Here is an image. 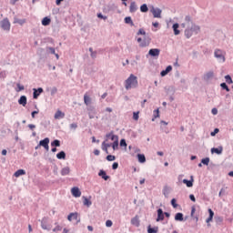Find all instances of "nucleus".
<instances>
[{
	"label": "nucleus",
	"mask_w": 233,
	"mask_h": 233,
	"mask_svg": "<svg viewBox=\"0 0 233 233\" xmlns=\"http://www.w3.org/2000/svg\"><path fill=\"white\" fill-rule=\"evenodd\" d=\"M150 45V38L144 37L143 41L139 44L140 48H145Z\"/></svg>",
	"instance_id": "nucleus-18"
},
{
	"label": "nucleus",
	"mask_w": 233,
	"mask_h": 233,
	"mask_svg": "<svg viewBox=\"0 0 233 233\" xmlns=\"http://www.w3.org/2000/svg\"><path fill=\"white\" fill-rule=\"evenodd\" d=\"M28 103V98H26V96L23 95L18 99V104H20L22 106H26V104Z\"/></svg>",
	"instance_id": "nucleus-15"
},
{
	"label": "nucleus",
	"mask_w": 233,
	"mask_h": 233,
	"mask_svg": "<svg viewBox=\"0 0 233 233\" xmlns=\"http://www.w3.org/2000/svg\"><path fill=\"white\" fill-rule=\"evenodd\" d=\"M225 80H226V83H228V85H232V83H233L232 76H230V75H227L225 76Z\"/></svg>",
	"instance_id": "nucleus-47"
},
{
	"label": "nucleus",
	"mask_w": 233,
	"mask_h": 233,
	"mask_svg": "<svg viewBox=\"0 0 233 233\" xmlns=\"http://www.w3.org/2000/svg\"><path fill=\"white\" fill-rule=\"evenodd\" d=\"M14 23L23 26V25L26 23V20L25 19L15 18Z\"/></svg>",
	"instance_id": "nucleus-36"
},
{
	"label": "nucleus",
	"mask_w": 233,
	"mask_h": 233,
	"mask_svg": "<svg viewBox=\"0 0 233 233\" xmlns=\"http://www.w3.org/2000/svg\"><path fill=\"white\" fill-rule=\"evenodd\" d=\"M65 117V113H63L61 110H58L55 114V119H63Z\"/></svg>",
	"instance_id": "nucleus-28"
},
{
	"label": "nucleus",
	"mask_w": 233,
	"mask_h": 233,
	"mask_svg": "<svg viewBox=\"0 0 233 233\" xmlns=\"http://www.w3.org/2000/svg\"><path fill=\"white\" fill-rule=\"evenodd\" d=\"M162 192H163L165 198H168V196L170 195V188L168 187L165 186Z\"/></svg>",
	"instance_id": "nucleus-35"
},
{
	"label": "nucleus",
	"mask_w": 233,
	"mask_h": 233,
	"mask_svg": "<svg viewBox=\"0 0 233 233\" xmlns=\"http://www.w3.org/2000/svg\"><path fill=\"white\" fill-rule=\"evenodd\" d=\"M182 183H184V185H186V187H187V188H191V187H194V177L191 176L190 180L184 178L182 180Z\"/></svg>",
	"instance_id": "nucleus-12"
},
{
	"label": "nucleus",
	"mask_w": 233,
	"mask_h": 233,
	"mask_svg": "<svg viewBox=\"0 0 233 233\" xmlns=\"http://www.w3.org/2000/svg\"><path fill=\"white\" fill-rule=\"evenodd\" d=\"M49 144H50V138L48 137H46L39 141V147H46Z\"/></svg>",
	"instance_id": "nucleus-23"
},
{
	"label": "nucleus",
	"mask_w": 233,
	"mask_h": 233,
	"mask_svg": "<svg viewBox=\"0 0 233 233\" xmlns=\"http://www.w3.org/2000/svg\"><path fill=\"white\" fill-rule=\"evenodd\" d=\"M18 90H16V92H21L23 90H25V86H22L21 84H17L16 85Z\"/></svg>",
	"instance_id": "nucleus-53"
},
{
	"label": "nucleus",
	"mask_w": 233,
	"mask_h": 233,
	"mask_svg": "<svg viewBox=\"0 0 233 233\" xmlns=\"http://www.w3.org/2000/svg\"><path fill=\"white\" fill-rule=\"evenodd\" d=\"M106 159L107 161H116V156H113V155H107Z\"/></svg>",
	"instance_id": "nucleus-48"
},
{
	"label": "nucleus",
	"mask_w": 233,
	"mask_h": 233,
	"mask_svg": "<svg viewBox=\"0 0 233 233\" xmlns=\"http://www.w3.org/2000/svg\"><path fill=\"white\" fill-rule=\"evenodd\" d=\"M43 92H45L43 87L33 88V98L37 99V97H39Z\"/></svg>",
	"instance_id": "nucleus-8"
},
{
	"label": "nucleus",
	"mask_w": 233,
	"mask_h": 233,
	"mask_svg": "<svg viewBox=\"0 0 233 233\" xmlns=\"http://www.w3.org/2000/svg\"><path fill=\"white\" fill-rule=\"evenodd\" d=\"M129 12L131 14H135V12H137V5L136 4V2H131L129 6Z\"/></svg>",
	"instance_id": "nucleus-21"
},
{
	"label": "nucleus",
	"mask_w": 233,
	"mask_h": 233,
	"mask_svg": "<svg viewBox=\"0 0 233 233\" xmlns=\"http://www.w3.org/2000/svg\"><path fill=\"white\" fill-rule=\"evenodd\" d=\"M131 224H133L135 227H139V218L137 217H135L131 219Z\"/></svg>",
	"instance_id": "nucleus-41"
},
{
	"label": "nucleus",
	"mask_w": 233,
	"mask_h": 233,
	"mask_svg": "<svg viewBox=\"0 0 233 233\" xmlns=\"http://www.w3.org/2000/svg\"><path fill=\"white\" fill-rule=\"evenodd\" d=\"M91 57H92V59H96V57H97V51L92 52Z\"/></svg>",
	"instance_id": "nucleus-62"
},
{
	"label": "nucleus",
	"mask_w": 233,
	"mask_h": 233,
	"mask_svg": "<svg viewBox=\"0 0 233 233\" xmlns=\"http://www.w3.org/2000/svg\"><path fill=\"white\" fill-rule=\"evenodd\" d=\"M55 94H57V87L56 86L51 88V96H54Z\"/></svg>",
	"instance_id": "nucleus-58"
},
{
	"label": "nucleus",
	"mask_w": 233,
	"mask_h": 233,
	"mask_svg": "<svg viewBox=\"0 0 233 233\" xmlns=\"http://www.w3.org/2000/svg\"><path fill=\"white\" fill-rule=\"evenodd\" d=\"M84 103L86 106H90V103H92V99L87 95H84Z\"/></svg>",
	"instance_id": "nucleus-30"
},
{
	"label": "nucleus",
	"mask_w": 233,
	"mask_h": 233,
	"mask_svg": "<svg viewBox=\"0 0 233 233\" xmlns=\"http://www.w3.org/2000/svg\"><path fill=\"white\" fill-rule=\"evenodd\" d=\"M50 23H52V19H50V17H48V16H46L42 19L43 26H48V25H50Z\"/></svg>",
	"instance_id": "nucleus-24"
},
{
	"label": "nucleus",
	"mask_w": 233,
	"mask_h": 233,
	"mask_svg": "<svg viewBox=\"0 0 233 233\" xmlns=\"http://www.w3.org/2000/svg\"><path fill=\"white\" fill-rule=\"evenodd\" d=\"M206 77L208 79H210V77H214V72H208L206 74Z\"/></svg>",
	"instance_id": "nucleus-60"
},
{
	"label": "nucleus",
	"mask_w": 233,
	"mask_h": 233,
	"mask_svg": "<svg viewBox=\"0 0 233 233\" xmlns=\"http://www.w3.org/2000/svg\"><path fill=\"white\" fill-rule=\"evenodd\" d=\"M118 167H119V163L114 162L113 165H112V169L113 170H117Z\"/></svg>",
	"instance_id": "nucleus-55"
},
{
	"label": "nucleus",
	"mask_w": 233,
	"mask_h": 233,
	"mask_svg": "<svg viewBox=\"0 0 233 233\" xmlns=\"http://www.w3.org/2000/svg\"><path fill=\"white\" fill-rule=\"evenodd\" d=\"M87 114L89 119H94V117H96V116L97 115V110H96V107L94 106H88Z\"/></svg>",
	"instance_id": "nucleus-5"
},
{
	"label": "nucleus",
	"mask_w": 233,
	"mask_h": 233,
	"mask_svg": "<svg viewBox=\"0 0 233 233\" xmlns=\"http://www.w3.org/2000/svg\"><path fill=\"white\" fill-rule=\"evenodd\" d=\"M126 25H130V26H134V21H132V17L126 16L124 19Z\"/></svg>",
	"instance_id": "nucleus-33"
},
{
	"label": "nucleus",
	"mask_w": 233,
	"mask_h": 233,
	"mask_svg": "<svg viewBox=\"0 0 233 233\" xmlns=\"http://www.w3.org/2000/svg\"><path fill=\"white\" fill-rule=\"evenodd\" d=\"M120 147H127V140L125 138L120 140Z\"/></svg>",
	"instance_id": "nucleus-59"
},
{
	"label": "nucleus",
	"mask_w": 233,
	"mask_h": 233,
	"mask_svg": "<svg viewBox=\"0 0 233 233\" xmlns=\"http://www.w3.org/2000/svg\"><path fill=\"white\" fill-rule=\"evenodd\" d=\"M199 30H201L199 25L196 24H191L189 26L186 28L185 36L187 37V39H190V37H192L194 34H199Z\"/></svg>",
	"instance_id": "nucleus-3"
},
{
	"label": "nucleus",
	"mask_w": 233,
	"mask_h": 233,
	"mask_svg": "<svg viewBox=\"0 0 233 233\" xmlns=\"http://www.w3.org/2000/svg\"><path fill=\"white\" fill-rule=\"evenodd\" d=\"M46 54H51V55L54 56V54H56V48L50 47V46H46Z\"/></svg>",
	"instance_id": "nucleus-38"
},
{
	"label": "nucleus",
	"mask_w": 233,
	"mask_h": 233,
	"mask_svg": "<svg viewBox=\"0 0 233 233\" xmlns=\"http://www.w3.org/2000/svg\"><path fill=\"white\" fill-rule=\"evenodd\" d=\"M172 28H173L174 34L176 35H179V34H181V31H179V29H178L179 24H177V23L173 24Z\"/></svg>",
	"instance_id": "nucleus-22"
},
{
	"label": "nucleus",
	"mask_w": 233,
	"mask_h": 233,
	"mask_svg": "<svg viewBox=\"0 0 233 233\" xmlns=\"http://www.w3.org/2000/svg\"><path fill=\"white\" fill-rule=\"evenodd\" d=\"M140 12H142L143 14H147V12H148V5L147 4H143L140 6Z\"/></svg>",
	"instance_id": "nucleus-39"
},
{
	"label": "nucleus",
	"mask_w": 233,
	"mask_h": 233,
	"mask_svg": "<svg viewBox=\"0 0 233 233\" xmlns=\"http://www.w3.org/2000/svg\"><path fill=\"white\" fill-rule=\"evenodd\" d=\"M185 21H186L187 26H190L191 25H194V22H192V17H190V15H187L185 17Z\"/></svg>",
	"instance_id": "nucleus-37"
},
{
	"label": "nucleus",
	"mask_w": 233,
	"mask_h": 233,
	"mask_svg": "<svg viewBox=\"0 0 233 233\" xmlns=\"http://www.w3.org/2000/svg\"><path fill=\"white\" fill-rule=\"evenodd\" d=\"M159 117V109H155L153 114L152 121H156Z\"/></svg>",
	"instance_id": "nucleus-44"
},
{
	"label": "nucleus",
	"mask_w": 233,
	"mask_h": 233,
	"mask_svg": "<svg viewBox=\"0 0 233 233\" xmlns=\"http://www.w3.org/2000/svg\"><path fill=\"white\" fill-rule=\"evenodd\" d=\"M161 53V50L159 48H151L148 51V56L151 57H159V54Z\"/></svg>",
	"instance_id": "nucleus-9"
},
{
	"label": "nucleus",
	"mask_w": 233,
	"mask_h": 233,
	"mask_svg": "<svg viewBox=\"0 0 233 233\" xmlns=\"http://www.w3.org/2000/svg\"><path fill=\"white\" fill-rule=\"evenodd\" d=\"M157 217L156 218V221L159 223V221H163L165 219V213L163 212L162 208H158L157 210Z\"/></svg>",
	"instance_id": "nucleus-10"
},
{
	"label": "nucleus",
	"mask_w": 233,
	"mask_h": 233,
	"mask_svg": "<svg viewBox=\"0 0 233 233\" xmlns=\"http://www.w3.org/2000/svg\"><path fill=\"white\" fill-rule=\"evenodd\" d=\"M220 86H221L222 90H226V92H230V88L228 87L227 83H225V82L221 83Z\"/></svg>",
	"instance_id": "nucleus-43"
},
{
	"label": "nucleus",
	"mask_w": 233,
	"mask_h": 233,
	"mask_svg": "<svg viewBox=\"0 0 233 233\" xmlns=\"http://www.w3.org/2000/svg\"><path fill=\"white\" fill-rule=\"evenodd\" d=\"M112 225H114L112 220L108 219L106 221V227L110 228V227H112Z\"/></svg>",
	"instance_id": "nucleus-56"
},
{
	"label": "nucleus",
	"mask_w": 233,
	"mask_h": 233,
	"mask_svg": "<svg viewBox=\"0 0 233 233\" xmlns=\"http://www.w3.org/2000/svg\"><path fill=\"white\" fill-rule=\"evenodd\" d=\"M110 147H112V144L106 143V140H104V142H102L101 148L104 152H106V154H108V148H110Z\"/></svg>",
	"instance_id": "nucleus-17"
},
{
	"label": "nucleus",
	"mask_w": 233,
	"mask_h": 233,
	"mask_svg": "<svg viewBox=\"0 0 233 233\" xmlns=\"http://www.w3.org/2000/svg\"><path fill=\"white\" fill-rule=\"evenodd\" d=\"M208 212L209 214V217L206 219V222L210 223V221H212V219H214V211L212 210V208H208Z\"/></svg>",
	"instance_id": "nucleus-25"
},
{
	"label": "nucleus",
	"mask_w": 233,
	"mask_h": 233,
	"mask_svg": "<svg viewBox=\"0 0 233 233\" xmlns=\"http://www.w3.org/2000/svg\"><path fill=\"white\" fill-rule=\"evenodd\" d=\"M57 159H66V153L65 151H60L56 154Z\"/></svg>",
	"instance_id": "nucleus-31"
},
{
	"label": "nucleus",
	"mask_w": 233,
	"mask_h": 233,
	"mask_svg": "<svg viewBox=\"0 0 233 233\" xmlns=\"http://www.w3.org/2000/svg\"><path fill=\"white\" fill-rule=\"evenodd\" d=\"M169 72H172V66H167L165 70L160 72L161 77H165V76H167Z\"/></svg>",
	"instance_id": "nucleus-19"
},
{
	"label": "nucleus",
	"mask_w": 233,
	"mask_h": 233,
	"mask_svg": "<svg viewBox=\"0 0 233 233\" xmlns=\"http://www.w3.org/2000/svg\"><path fill=\"white\" fill-rule=\"evenodd\" d=\"M137 76H136L134 74H131L125 81L126 90H130V88H137Z\"/></svg>",
	"instance_id": "nucleus-1"
},
{
	"label": "nucleus",
	"mask_w": 233,
	"mask_h": 233,
	"mask_svg": "<svg viewBox=\"0 0 233 233\" xmlns=\"http://www.w3.org/2000/svg\"><path fill=\"white\" fill-rule=\"evenodd\" d=\"M70 174V167H66L61 170V176H68Z\"/></svg>",
	"instance_id": "nucleus-34"
},
{
	"label": "nucleus",
	"mask_w": 233,
	"mask_h": 233,
	"mask_svg": "<svg viewBox=\"0 0 233 233\" xmlns=\"http://www.w3.org/2000/svg\"><path fill=\"white\" fill-rule=\"evenodd\" d=\"M51 147H61V141L59 139H55L51 142Z\"/></svg>",
	"instance_id": "nucleus-42"
},
{
	"label": "nucleus",
	"mask_w": 233,
	"mask_h": 233,
	"mask_svg": "<svg viewBox=\"0 0 233 233\" xmlns=\"http://www.w3.org/2000/svg\"><path fill=\"white\" fill-rule=\"evenodd\" d=\"M63 230V227L57 225L55 228H53V232H61Z\"/></svg>",
	"instance_id": "nucleus-52"
},
{
	"label": "nucleus",
	"mask_w": 233,
	"mask_h": 233,
	"mask_svg": "<svg viewBox=\"0 0 233 233\" xmlns=\"http://www.w3.org/2000/svg\"><path fill=\"white\" fill-rule=\"evenodd\" d=\"M110 139L111 141H117L119 139V137L117 135H114V131H111L106 135L105 141H108Z\"/></svg>",
	"instance_id": "nucleus-7"
},
{
	"label": "nucleus",
	"mask_w": 233,
	"mask_h": 233,
	"mask_svg": "<svg viewBox=\"0 0 233 233\" xmlns=\"http://www.w3.org/2000/svg\"><path fill=\"white\" fill-rule=\"evenodd\" d=\"M133 119L137 121L139 119V111L133 113Z\"/></svg>",
	"instance_id": "nucleus-51"
},
{
	"label": "nucleus",
	"mask_w": 233,
	"mask_h": 233,
	"mask_svg": "<svg viewBox=\"0 0 233 233\" xmlns=\"http://www.w3.org/2000/svg\"><path fill=\"white\" fill-rule=\"evenodd\" d=\"M184 215L181 212H178L175 215V221H184Z\"/></svg>",
	"instance_id": "nucleus-27"
},
{
	"label": "nucleus",
	"mask_w": 233,
	"mask_h": 233,
	"mask_svg": "<svg viewBox=\"0 0 233 233\" xmlns=\"http://www.w3.org/2000/svg\"><path fill=\"white\" fill-rule=\"evenodd\" d=\"M171 205H172L173 208H177V200L176 198H172Z\"/></svg>",
	"instance_id": "nucleus-49"
},
{
	"label": "nucleus",
	"mask_w": 233,
	"mask_h": 233,
	"mask_svg": "<svg viewBox=\"0 0 233 233\" xmlns=\"http://www.w3.org/2000/svg\"><path fill=\"white\" fill-rule=\"evenodd\" d=\"M137 160L140 162V163H147V157H145L144 154H137Z\"/></svg>",
	"instance_id": "nucleus-29"
},
{
	"label": "nucleus",
	"mask_w": 233,
	"mask_h": 233,
	"mask_svg": "<svg viewBox=\"0 0 233 233\" xmlns=\"http://www.w3.org/2000/svg\"><path fill=\"white\" fill-rule=\"evenodd\" d=\"M218 133H219V128H215L214 131H212V132L210 133V136H211L212 137H214V136H216V134H218Z\"/></svg>",
	"instance_id": "nucleus-54"
},
{
	"label": "nucleus",
	"mask_w": 233,
	"mask_h": 233,
	"mask_svg": "<svg viewBox=\"0 0 233 233\" xmlns=\"http://www.w3.org/2000/svg\"><path fill=\"white\" fill-rule=\"evenodd\" d=\"M79 214L77 212H74V213H70L67 216V219L68 221H72V219H75L76 221H77L79 223L80 219L77 220Z\"/></svg>",
	"instance_id": "nucleus-16"
},
{
	"label": "nucleus",
	"mask_w": 233,
	"mask_h": 233,
	"mask_svg": "<svg viewBox=\"0 0 233 233\" xmlns=\"http://www.w3.org/2000/svg\"><path fill=\"white\" fill-rule=\"evenodd\" d=\"M202 165H205L206 167H208V163H210V157H205L201 159Z\"/></svg>",
	"instance_id": "nucleus-45"
},
{
	"label": "nucleus",
	"mask_w": 233,
	"mask_h": 233,
	"mask_svg": "<svg viewBox=\"0 0 233 233\" xmlns=\"http://www.w3.org/2000/svg\"><path fill=\"white\" fill-rule=\"evenodd\" d=\"M211 154H218V156L223 154V147H212Z\"/></svg>",
	"instance_id": "nucleus-20"
},
{
	"label": "nucleus",
	"mask_w": 233,
	"mask_h": 233,
	"mask_svg": "<svg viewBox=\"0 0 233 233\" xmlns=\"http://www.w3.org/2000/svg\"><path fill=\"white\" fill-rule=\"evenodd\" d=\"M147 35V32L143 28H140L137 33V35Z\"/></svg>",
	"instance_id": "nucleus-50"
},
{
	"label": "nucleus",
	"mask_w": 233,
	"mask_h": 233,
	"mask_svg": "<svg viewBox=\"0 0 233 233\" xmlns=\"http://www.w3.org/2000/svg\"><path fill=\"white\" fill-rule=\"evenodd\" d=\"M111 147L113 148V150H117V148H119V139L115 140L112 144Z\"/></svg>",
	"instance_id": "nucleus-40"
},
{
	"label": "nucleus",
	"mask_w": 233,
	"mask_h": 233,
	"mask_svg": "<svg viewBox=\"0 0 233 233\" xmlns=\"http://www.w3.org/2000/svg\"><path fill=\"white\" fill-rule=\"evenodd\" d=\"M97 17H98V19H106V16L103 15V14H101V13L97 14Z\"/></svg>",
	"instance_id": "nucleus-64"
},
{
	"label": "nucleus",
	"mask_w": 233,
	"mask_h": 233,
	"mask_svg": "<svg viewBox=\"0 0 233 233\" xmlns=\"http://www.w3.org/2000/svg\"><path fill=\"white\" fill-rule=\"evenodd\" d=\"M98 176L99 177H102V179H104V181H108V179H110V176L106 175V171L100 169L98 172Z\"/></svg>",
	"instance_id": "nucleus-14"
},
{
	"label": "nucleus",
	"mask_w": 233,
	"mask_h": 233,
	"mask_svg": "<svg viewBox=\"0 0 233 233\" xmlns=\"http://www.w3.org/2000/svg\"><path fill=\"white\" fill-rule=\"evenodd\" d=\"M71 194L74 196V198H81V190H79V187H77L71 189Z\"/></svg>",
	"instance_id": "nucleus-13"
},
{
	"label": "nucleus",
	"mask_w": 233,
	"mask_h": 233,
	"mask_svg": "<svg viewBox=\"0 0 233 233\" xmlns=\"http://www.w3.org/2000/svg\"><path fill=\"white\" fill-rule=\"evenodd\" d=\"M46 223H48V218L44 217L41 220V228H43V230H50V227H48Z\"/></svg>",
	"instance_id": "nucleus-11"
},
{
	"label": "nucleus",
	"mask_w": 233,
	"mask_h": 233,
	"mask_svg": "<svg viewBox=\"0 0 233 233\" xmlns=\"http://www.w3.org/2000/svg\"><path fill=\"white\" fill-rule=\"evenodd\" d=\"M27 127H28V128H30L32 131L35 130V125H34V124H29Z\"/></svg>",
	"instance_id": "nucleus-63"
},
{
	"label": "nucleus",
	"mask_w": 233,
	"mask_h": 233,
	"mask_svg": "<svg viewBox=\"0 0 233 233\" xmlns=\"http://www.w3.org/2000/svg\"><path fill=\"white\" fill-rule=\"evenodd\" d=\"M69 128H71V130H76L77 128V124L76 123L70 124Z\"/></svg>",
	"instance_id": "nucleus-57"
},
{
	"label": "nucleus",
	"mask_w": 233,
	"mask_h": 233,
	"mask_svg": "<svg viewBox=\"0 0 233 233\" xmlns=\"http://www.w3.org/2000/svg\"><path fill=\"white\" fill-rule=\"evenodd\" d=\"M189 199L193 201V203H196V197L194 196V194L189 195Z\"/></svg>",
	"instance_id": "nucleus-61"
},
{
	"label": "nucleus",
	"mask_w": 233,
	"mask_h": 233,
	"mask_svg": "<svg viewBox=\"0 0 233 233\" xmlns=\"http://www.w3.org/2000/svg\"><path fill=\"white\" fill-rule=\"evenodd\" d=\"M158 230H159V228L157 227H155V228H152L151 226L147 227V233H157Z\"/></svg>",
	"instance_id": "nucleus-32"
},
{
	"label": "nucleus",
	"mask_w": 233,
	"mask_h": 233,
	"mask_svg": "<svg viewBox=\"0 0 233 233\" xmlns=\"http://www.w3.org/2000/svg\"><path fill=\"white\" fill-rule=\"evenodd\" d=\"M150 12L151 14H153V17L157 19H161V14L163 11L159 7H154V5H152L150 8Z\"/></svg>",
	"instance_id": "nucleus-4"
},
{
	"label": "nucleus",
	"mask_w": 233,
	"mask_h": 233,
	"mask_svg": "<svg viewBox=\"0 0 233 233\" xmlns=\"http://www.w3.org/2000/svg\"><path fill=\"white\" fill-rule=\"evenodd\" d=\"M25 174H26L25 169H18L15 172L14 176L15 177H20V176H25Z\"/></svg>",
	"instance_id": "nucleus-26"
},
{
	"label": "nucleus",
	"mask_w": 233,
	"mask_h": 233,
	"mask_svg": "<svg viewBox=\"0 0 233 233\" xmlns=\"http://www.w3.org/2000/svg\"><path fill=\"white\" fill-rule=\"evenodd\" d=\"M0 26L2 30L9 31L10 30V21L8 18H5L0 22Z\"/></svg>",
	"instance_id": "nucleus-6"
},
{
	"label": "nucleus",
	"mask_w": 233,
	"mask_h": 233,
	"mask_svg": "<svg viewBox=\"0 0 233 233\" xmlns=\"http://www.w3.org/2000/svg\"><path fill=\"white\" fill-rule=\"evenodd\" d=\"M214 57L219 65H223L227 61V52L220 48H216L214 50Z\"/></svg>",
	"instance_id": "nucleus-2"
},
{
	"label": "nucleus",
	"mask_w": 233,
	"mask_h": 233,
	"mask_svg": "<svg viewBox=\"0 0 233 233\" xmlns=\"http://www.w3.org/2000/svg\"><path fill=\"white\" fill-rule=\"evenodd\" d=\"M84 205L86 207H92V201H90V199L84 197Z\"/></svg>",
	"instance_id": "nucleus-46"
}]
</instances>
